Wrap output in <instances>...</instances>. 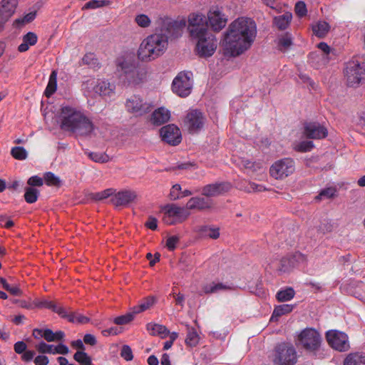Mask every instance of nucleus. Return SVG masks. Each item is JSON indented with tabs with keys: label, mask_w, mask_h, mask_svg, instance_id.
I'll use <instances>...</instances> for the list:
<instances>
[{
	"label": "nucleus",
	"mask_w": 365,
	"mask_h": 365,
	"mask_svg": "<svg viewBox=\"0 0 365 365\" xmlns=\"http://www.w3.org/2000/svg\"><path fill=\"white\" fill-rule=\"evenodd\" d=\"M0 284L2 285L4 289L8 291L11 294L14 296H21L22 294V291L18 286L9 284L3 277L0 278Z\"/></svg>",
	"instance_id": "obj_43"
},
{
	"label": "nucleus",
	"mask_w": 365,
	"mask_h": 365,
	"mask_svg": "<svg viewBox=\"0 0 365 365\" xmlns=\"http://www.w3.org/2000/svg\"><path fill=\"white\" fill-rule=\"evenodd\" d=\"M34 305L38 308H46L51 309L53 312L58 314L59 317L63 316L64 307L56 304L53 301H48L47 299H43L36 301L34 302Z\"/></svg>",
	"instance_id": "obj_25"
},
{
	"label": "nucleus",
	"mask_w": 365,
	"mask_h": 365,
	"mask_svg": "<svg viewBox=\"0 0 365 365\" xmlns=\"http://www.w3.org/2000/svg\"><path fill=\"white\" fill-rule=\"evenodd\" d=\"M39 194L36 188L27 187L25 188L24 199L27 203L32 204L37 201Z\"/></svg>",
	"instance_id": "obj_38"
},
{
	"label": "nucleus",
	"mask_w": 365,
	"mask_h": 365,
	"mask_svg": "<svg viewBox=\"0 0 365 365\" xmlns=\"http://www.w3.org/2000/svg\"><path fill=\"white\" fill-rule=\"evenodd\" d=\"M179 241H180L179 237H178L176 235L170 236L167 239L166 247L170 251L174 250L176 247L177 244L179 242Z\"/></svg>",
	"instance_id": "obj_57"
},
{
	"label": "nucleus",
	"mask_w": 365,
	"mask_h": 365,
	"mask_svg": "<svg viewBox=\"0 0 365 365\" xmlns=\"http://www.w3.org/2000/svg\"><path fill=\"white\" fill-rule=\"evenodd\" d=\"M120 79L129 84L140 83L145 76L143 68H138L134 61L123 60L118 64Z\"/></svg>",
	"instance_id": "obj_5"
},
{
	"label": "nucleus",
	"mask_w": 365,
	"mask_h": 365,
	"mask_svg": "<svg viewBox=\"0 0 365 365\" xmlns=\"http://www.w3.org/2000/svg\"><path fill=\"white\" fill-rule=\"evenodd\" d=\"M96 93L100 96H110L113 91V86L108 82L105 81H98L93 87Z\"/></svg>",
	"instance_id": "obj_29"
},
{
	"label": "nucleus",
	"mask_w": 365,
	"mask_h": 365,
	"mask_svg": "<svg viewBox=\"0 0 365 365\" xmlns=\"http://www.w3.org/2000/svg\"><path fill=\"white\" fill-rule=\"evenodd\" d=\"M294 11L299 18L305 16L307 13L306 4L302 1L297 2L294 6Z\"/></svg>",
	"instance_id": "obj_51"
},
{
	"label": "nucleus",
	"mask_w": 365,
	"mask_h": 365,
	"mask_svg": "<svg viewBox=\"0 0 365 365\" xmlns=\"http://www.w3.org/2000/svg\"><path fill=\"white\" fill-rule=\"evenodd\" d=\"M11 155L16 160H22L27 158V152L23 147H14L11 150Z\"/></svg>",
	"instance_id": "obj_50"
},
{
	"label": "nucleus",
	"mask_w": 365,
	"mask_h": 365,
	"mask_svg": "<svg viewBox=\"0 0 365 365\" xmlns=\"http://www.w3.org/2000/svg\"><path fill=\"white\" fill-rule=\"evenodd\" d=\"M156 24L159 33L148 36L138 49V58L143 61L154 60L162 55L167 48L168 40L180 37L185 26L184 20L175 21L167 16L158 18Z\"/></svg>",
	"instance_id": "obj_1"
},
{
	"label": "nucleus",
	"mask_w": 365,
	"mask_h": 365,
	"mask_svg": "<svg viewBox=\"0 0 365 365\" xmlns=\"http://www.w3.org/2000/svg\"><path fill=\"white\" fill-rule=\"evenodd\" d=\"M326 338L329 345L339 351H346L350 347L348 336L344 332L329 330L326 333Z\"/></svg>",
	"instance_id": "obj_11"
},
{
	"label": "nucleus",
	"mask_w": 365,
	"mask_h": 365,
	"mask_svg": "<svg viewBox=\"0 0 365 365\" xmlns=\"http://www.w3.org/2000/svg\"><path fill=\"white\" fill-rule=\"evenodd\" d=\"M187 329L185 344L191 347L195 346L199 342V336L193 327H187Z\"/></svg>",
	"instance_id": "obj_36"
},
{
	"label": "nucleus",
	"mask_w": 365,
	"mask_h": 365,
	"mask_svg": "<svg viewBox=\"0 0 365 365\" xmlns=\"http://www.w3.org/2000/svg\"><path fill=\"white\" fill-rule=\"evenodd\" d=\"M231 186L228 182L208 184L202 187V195L207 197H216L230 190Z\"/></svg>",
	"instance_id": "obj_20"
},
{
	"label": "nucleus",
	"mask_w": 365,
	"mask_h": 365,
	"mask_svg": "<svg viewBox=\"0 0 365 365\" xmlns=\"http://www.w3.org/2000/svg\"><path fill=\"white\" fill-rule=\"evenodd\" d=\"M155 302L156 300L154 297L149 296L141 299L138 305L134 306L131 309H133V313L136 315L149 309L155 304Z\"/></svg>",
	"instance_id": "obj_26"
},
{
	"label": "nucleus",
	"mask_w": 365,
	"mask_h": 365,
	"mask_svg": "<svg viewBox=\"0 0 365 365\" xmlns=\"http://www.w3.org/2000/svg\"><path fill=\"white\" fill-rule=\"evenodd\" d=\"M336 190L333 187H327L320 191L319 195L316 196V200L330 199L336 195Z\"/></svg>",
	"instance_id": "obj_48"
},
{
	"label": "nucleus",
	"mask_w": 365,
	"mask_h": 365,
	"mask_svg": "<svg viewBox=\"0 0 365 365\" xmlns=\"http://www.w3.org/2000/svg\"><path fill=\"white\" fill-rule=\"evenodd\" d=\"M57 89V73L53 71L49 76L48 83L44 91V95L49 98L51 97Z\"/></svg>",
	"instance_id": "obj_32"
},
{
	"label": "nucleus",
	"mask_w": 365,
	"mask_h": 365,
	"mask_svg": "<svg viewBox=\"0 0 365 365\" xmlns=\"http://www.w3.org/2000/svg\"><path fill=\"white\" fill-rule=\"evenodd\" d=\"M213 205L212 200L205 199L202 197H191L186 204L187 210H205L210 209Z\"/></svg>",
	"instance_id": "obj_21"
},
{
	"label": "nucleus",
	"mask_w": 365,
	"mask_h": 365,
	"mask_svg": "<svg viewBox=\"0 0 365 365\" xmlns=\"http://www.w3.org/2000/svg\"><path fill=\"white\" fill-rule=\"evenodd\" d=\"M330 29L329 24L326 21H319L312 26L314 34L319 38H324Z\"/></svg>",
	"instance_id": "obj_33"
},
{
	"label": "nucleus",
	"mask_w": 365,
	"mask_h": 365,
	"mask_svg": "<svg viewBox=\"0 0 365 365\" xmlns=\"http://www.w3.org/2000/svg\"><path fill=\"white\" fill-rule=\"evenodd\" d=\"M181 186L179 184L174 185L170 192V198L172 200H176L180 198Z\"/></svg>",
	"instance_id": "obj_56"
},
{
	"label": "nucleus",
	"mask_w": 365,
	"mask_h": 365,
	"mask_svg": "<svg viewBox=\"0 0 365 365\" xmlns=\"http://www.w3.org/2000/svg\"><path fill=\"white\" fill-rule=\"evenodd\" d=\"M26 347L27 346L25 342L22 341H17L14 344V351L17 354H23L26 351Z\"/></svg>",
	"instance_id": "obj_63"
},
{
	"label": "nucleus",
	"mask_w": 365,
	"mask_h": 365,
	"mask_svg": "<svg viewBox=\"0 0 365 365\" xmlns=\"http://www.w3.org/2000/svg\"><path fill=\"white\" fill-rule=\"evenodd\" d=\"M192 38L197 40L195 52L198 56L208 58L214 54L217 47V41L215 35L209 31Z\"/></svg>",
	"instance_id": "obj_6"
},
{
	"label": "nucleus",
	"mask_w": 365,
	"mask_h": 365,
	"mask_svg": "<svg viewBox=\"0 0 365 365\" xmlns=\"http://www.w3.org/2000/svg\"><path fill=\"white\" fill-rule=\"evenodd\" d=\"M137 24L143 28H146L150 24V19L145 14H139L135 17Z\"/></svg>",
	"instance_id": "obj_53"
},
{
	"label": "nucleus",
	"mask_w": 365,
	"mask_h": 365,
	"mask_svg": "<svg viewBox=\"0 0 365 365\" xmlns=\"http://www.w3.org/2000/svg\"><path fill=\"white\" fill-rule=\"evenodd\" d=\"M152 107L153 106L150 103L144 101V100L138 95L130 96L125 102L127 111L136 116L143 115L150 112Z\"/></svg>",
	"instance_id": "obj_12"
},
{
	"label": "nucleus",
	"mask_w": 365,
	"mask_h": 365,
	"mask_svg": "<svg viewBox=\"0 0 365 365\" xmlns=\"http://www.w3.org/2000/svg\"><path fill=\"white\" fill-rule=\"evenodd\" d=\"M298 341L302 348L309 352L316 354L322 342L320 334L313 328H306L298 335Z\"/></svg>",
	"instance_id": "obj_7"
},
{
	"label": "nucleus",
	"mask_w": 365,
	"mask_h": 365,
	"mask_svg": "<svg viewBox=\"0 0 365 365\" xmlns=\"http://www.w3.org/2000/svg\"><path fill=\"white\" fill-rule=\"evenodd\" d=\"M68 351V347L63 344H59L53 348V354H58L66 355Z\"/></svg>",
	"instance_id": "obj_61"
},
{
	"label": "nucleus",
	"mask_w": 365,
	"mask_h": 365,
	"mask_svg": "<svg viewBox=\"0 0 365 365\" xmlns=\"http://www.w3.org/2000/svg\"><path fill=\"white\" fill-rule=\"evenodd\" d=\"M49 362L48 358L44 355L37 356L34 359L35 365H47Z\"/></svg>",
	"instance_id": "obj_64"
},
{
	"label": "nucleus",
	"mask_w": 365,
	"mask_h": 365,
	"mask_svg": "<svg viewBox=\"0 0 365 365\" xmlns=\"http://www.w3.org/2000/svg\"><path fill=\"white\" fill-rule=\"evenodd\" d=\"M44 339L48 342L62 341L65 337V333L63 331L53 332L50 329H45Z\"/></svg>",
	"instance_id": "obj_34"
},
{
	"label": "nucleus",
	"mask_w": 365,
	"mask_h": 365,
	"mask_svg": "<svg viewBox=\"0 0 365 365\" xmlns=\"http://www.w3.org/2000/svg\"><path fill=\"white\" fill-rule=\"evenodd\" d=\"M269 358L274 365H294L297 353L292 344L282 342L274 346Z\"/></svg>",
	"instance_id": "obj_4"
},
{
	"label": "nucleus",
	"mask_w": 365,
	"mask_h": 365,
	"mask_svg": "<svg viewBox=\"0 0 365 365\" xmlns=\"http://www.w3.org/2000/svg\"><path fill=\"white\" fill-rule=\"evenodd\" d=\"M257 35L255 22L249 18H238L230 24L222 41L226 57L240 56L250 48Z\"/></svg>",
	"instance_id": "obj_2"
},
{
	"label": "nucleus",
	"mask_w": 365,
	"mask_h": 365,
	"mask_svg": "<svg viewBox=\"0 0 365 365\" xmlns=\"http://www.w3.org/2000/svg\"><path fill=\"white\" fill-rule=\"evenodd\" d=\"M137 197L135 191L122 190L114 194L110 201L115 207H126L133 202Z\"/></svg>",
	"instance_id": "obj_19"
},
{
	"label": "nucleus",
	"mask_w": 365,
	"mask_h": 365,
	"mask_svg": "<svg viewBox=\"0 0 365 365\" xmlns=\"http://www.w3.org/2000/svg\"><path fill=\"white\" fill-rule=\"evenodd\" d=\"M103 5H104L103 1L91 0L84 5L83 9H97V8L101 7Z\"/></svg>",
	"instance_id": "obj_58"
},
{
	"label": "nucleus",
	"mask_w": 365,
	"mask_h": 365,
	"mask_svg": "<svg viewBox=\"0 0 365 365\" xmlns=\"http://www.w3.org/2000/svg\"><path fill=\"white\" fill-rule=\"evenodd\" d=\"M38 41L37 35L31 31L28 32L22 37V43L19 46V52H25L29 50L30 46H34Z\"/></svg>",
	"instance_id": "obj_24"
},
{
	"label": "nucleus",
	"mask_w": 365,
	"mask_h": 365,
	"mask_svg": "<svg viewBox=\"0 0 365 365\" xmlns=\"http://www.w3.org/2000/svg\"><path fill=\"white\" fill-rule=\"evenodd\" d=\"M303 133L307 138L319 140L327 136L328 130L317 122H308L304 125Z\"/></svg>",
	"instance_id": "obj_18"
},
{
	"label": "nucleus",
	"mask_w": 365,
	"mask_h": 365,
	"mask_svg": "<svg viewBox=\"0 0 365 365\" xmlns=\"http://www.w3.org/2000/svg\"><path fill=\"white\" fill-rule=\"evenodd\" d=\"M59 119L61 128L73 133L76 136H88L95 128L88 117L71 106H63L61 108Z\"/></svg>",
	"instance_id": "obj_3"
},
{
	"label": "nucleus",
	"mask_w": 365,
	"mask_h": 365,
	"mask_svg": "<svg viewBox=\"0 0 365 365\" xmlns=\"http://www.w3.org/2000/svg\"><path fill=\"white\" fill-rule=\"evenodd\" d=\"M313 148L312 141H301L294 145V150L300 153H306L312 150Z\"/></svg>",
	"instance_id": "obj_49"
},
{
	"label": "nucleus",
	"mask_w": 365,
	"mask_h": 365,
	"mask_svg": "<svg viewBox=\"0 0 365 365\" xmlns=\"http://www.w3.org/2000/svg\"><path fill=\"white\" fill-rule=\"evenodd\" d=\"M113 190L111 188L106 189L103 191L94 194V199L96 200H102L113 195Z\"/></svg>",
	"instance_id": "obj_55"
},
{
	"label": "nucleus",
	"mask_w": 365,
	"mask_h": 365,
	"mask_svg": "<svg viewBox=\"0 0 365 365\" xmlns=\"http://www.w3.org/2000/svg\"><path fill=\"white\" fill-rule=\"evenodd\" d=\"M295 292L292 287H287L284 289L277 292L276 297L279 302H287L294 298Z\"/></svg>",
	"instance_id": "obj_37"
},
{
	"label": "nucleus",
	"mask_w": 365,
	"mask_h": 365,
	"mask_svg": "<svg viewBox=\"0 0 365 365\" xmlns=\"http://www.w3.org/2000/svg\"><path fill=\"white\" fill-rule=\"evenodd\" d=\"M295 171V162L291 158H284L274 162L269 168L272 177L282 180L291 175Z\"/></svg>",
	"instance_id": "obj_9"
},
{
	"label": "nucleus",
	"mask_w": 365,
	"mask_h": 365,
	"mask_svg": "<svg viewBox=\"0 0 365 365\" xmlns=\"http://www.w3.org/2000/svg\"><path fill=\"white\" fill-rule=\"evenodd\" d=\"M344 73L349 86H358L361 81H365V63H360L356 61L348 62Z\"/></svg>",
	"instance_id": "obj_8"
},
{
	"label": "nucleus",
	"mask_w": 365,
	"mask_h": 365,
	"mask_svg": "<svg viewBox=\"0 0 365 365\" xmlns=\"http://www.w3.org/2000/svg\"><path fill=\"white\" fill-rule=\"evenodd\" d=\"M28 185H30V187H34V186H41L43 184V179L37 176L34 175L29 178L27 181Z\"/></svg>",
	"instance_id": "obj_59"
},
{
	"label": "nucleus",
	"mask_w": 365,
	"mask_h": 365,
	"mask_svg": "<svg viewBox=\"0 0 365 365\" xmlns=\"http://www.w3.org/2000/svg\"><path fill=\"white\" fill-rule=\"evenodd\" d=\"M294 267V261L289 257H283L281 259L278 270L282 272H289Z\"/></svg>",
	"instance_id": "obj_46"
},
{
	"label": "nucleus",
	"mask_w": 365,
	"mask_h": 365,
	"mask_svg": "<svg viewBox=\"0 0 365 365\" xmlns=\"http://www.w3.org/2000/svg\"><path fill=\"white\" fill-rule=\"evenodd\" d=\"M232 287L221 282L212 283L207 284L204 287V291L206 294L215 293L222 290H230Z\"/></svg>",
	"instance_id": "obj_35"
},
{
	"label": "nucleus",
	"mask_w": 365,
	"mask_h": 365,
	"mask_svg": "<svg viewBox=\"0 0 365 365\" xmlns=\"http://www.w3.org/2000/svg\"><path fill=\"white\" fill-rule=\"evenodd\" d=\"M188 29L191 37L198 36L208 31L205 17L201 14H192L188 18Z\"/></svg>",
	"instance_id": "obj_16"
},
{
	"label": "nucleus",
	"mask_w": 365,
	"mask_h": 365,
	"mask_svg": "<svg viewBox=\"0 0 365 365\" xmlns=\"http://www.w3.org/2000/svg\"><path fill=\"white\" fill-rule=\"evenodd\" d=\"M88 156L91 160L98 163H107L110 160L109 156L105 153L90 152Z\"/></svg>",
	"instance_id": "obj_44"
},
{
	"label": "nucleus",
	"mask_w": 365,
	"mask_h": 365,
	"mask_svg": "<svg viewBox=\"0 0 365 365\" xmlns=\"http://www.w3.org/2000/svg\"><path fill=\"white\" fill-rule=\"evenodd\" d=\"M191 76V72L179 73L173 81V91L180 97L188 96L192 87Z\"/></svg>",
	"instance_id": "obj_10"
},
{
	"label": "nucleus",
	"mask_w": 365,
	"mask_h": 365,
	"mask_svg": "<svg viewBox=\"0 0 365 365\" xmlns=\"http://www.w3.org/2000/svg\"><path fill=\"white\" fill-rule=\"evenodd\" d=\"M205 123V118L202 113L197 110H192L187 113L184 125L190 133H197L202 130Z\"/></svg>",
	"instance_id": "obj_14"
},
{
	"label": "nucleus",
	"mask_w": 365,
	"mask_h": 365,
	"mask_svg": "<svg viewBox=\"0 0 365 365\" xmlns=\"http://www.w3.org/2000/svg\"><path fill=\"white\" fill-rule=\"evenodd\" d=\"M162 140L171 145H178L182 140L181 132L179 128L174 124H169L162 127L160 130Z\"/></svg>",
	"instance_id": "obj_17"
},
{
	"label": "nucleus",
	"mask_w": 365,
	"mask_h": 365,
	"mask_svg": "<svg viewBox=\"0 0 365 365\" xmlns=\"http://www.w3.org/2000/svg\"><path fill=\"white\" fill-rule=\"evenodd\" d=\"M199 232L201 235L209 237L214 240L220 237V230L218 228H212L205 225L200 227Z\"/></svg>",
	"instance_id": "obj_40"
},
{
	"label": "nucleus",
	"mask_w": 365,
	"mask_h": 365,
	"mask_svg": "<svg viewBox=\"0 0 365 365\" xmlns=\"http://www.w3.org/2000/svg\"><path fill=\"white\" fill-rule=\"evenodd\" d=\"M97 59L92 53H86L82 58V62L85 65H94Z\"/></svg>",
	"instance_id": "obj_60"
},
{
	"label": "nucleus",
	"mask_w": 365,
	"mask_h": 365,
	"mask_svg": "<svg viewBox=\"0 0 365 365\" xmlns=\"http://www.w3.org/2000/svg\"><path fill=\"white\" fill-rule=\"evenodd\" d=\"M207 19L210 28L216 32L225 28L227 22V16L223 13L222 8L218 6L210 7L207 12Z\"/></svg>",
	"instance_id": "obj_13"
},
{
	"label": "nucleus",
	"mask_w": 365,
	"mask_h": 365,
	"mask_svg": "<svg viewBox=\"0 0 365 365\" xmlns=\"http://www.w3.org/2000/svg\"><path fill=\"white\" fill-rule=\"evenodd\" d=\"M293 309V305L292 304H282L275 307L272 315V319L279 317L284 314L290 313Z\"/></svg>",
	"instance_id": "obj_39"
},
{
	"label": "nucleus",
	"mask_w": 365,
	"mask_h": 365,
	"mask_svg": "<svg viewBox=\"0 0 365 365\" xmlns=\"http://www.w3.org/2000/svg\"><path fill=\"white\" fill-rule=\"evenodd\" d=\"M120 356L127 361H131L133 359L131 348L128 345H123L121 349Z\"/></svg>",
	"instance_id": "obj_54"
},
{
	"label": "nucleus",
	"mask_w": 365,
	"mask_h": 365,
	"mask_svg": "<svg viewBox=\"0 0 365 365\" xmlns=\"http://www.w3.org/2000/svg\"><path fill=\"white\" fill-rule=\"evenodd\" d=\"M135 314L133 313V309L130 312L119 317H117L114 319V323L117 325H124L133 320Z\"/></svg>",
	"instance_id": "obj_45"
},
{
	"label": "nucleus",
	"mask_w": 365,
	"mask_h": 365,
	"mask_svg": "<svg viewBox=\"0 0 365 365\" xmlns=\"http://www.w3.org/2000/svg\"><path fill=\"white\" fill-rule=\"evenodd\" d=\"M73 359L81 365H92L91 358L84 351H77Z\"/></svg>",
	"instance_id": "obj_41"
},
{
	"label": "nucleus",
	"mask_w": 365,
	"mask_h": 365,
	"mask_svg": "<svg viewBox=\"0 0 365 365\" xmlns=\"http://www.w3.org/2000/svg\"><path fill=\"white\" fill-rule=\"evenodd\" d=\"M292 44V38L288 34H286L279 38L278 46L279 49L282 51H287L288 48H289Z\"/></svg>",
	"instance_id": "obj_47"
},
{
	"label": "nucleus",
	"mask_w": 365,
	"mask_h": 365,
	"mask_svg": "<svg viewBox=\"0 0 365 365\" xmlns=\"http://www.w3.org/2000/svg\"><path fill=\"white\" fill-rule=\"evenodd\" d=\"M165 216L164 221L168 224H175L177 222H182L188 216L190 212L184 207H178L175 205H168L165 207Z\"/></svg>",
	"instance_id": "obj_15"
},
{
	"label": "nucleus",
	"mask_w": 365,
	"mask_h": 365,
	"mask_svg": "<svg viewBox=\"0 0 365 365\" xmlns=\"http://www.w3.org/2000/svg\"><path fill=\"white\" fill-rule=\"evenodd\" d=\"M64 314L61 316V318L66 319L69 322L71 323H79V324H86L89 322V318L85 317L81 314H78L73 312H68L66 308L63 309Z\"/></svg>",
	"instance_id": "obj_28"
},
{
	"label": "nucleus",
	"mask_w": 365,
	"mask_h": 365,
	"mask_svg": "<svg viewBox=\"0 0 365 365\" xmlns=\"http://www.w3.org/2000/svg\"><path fill=\"white\" fill-rule=\"evenodd\" d=\"M43 180L48 186L60 187L61 185L60 178L51 172H46L43 175Z\"/></svg>",
	"instance_id": "obj_42"
},
{
	"label": "nucleus",
	"mask_w": 365,
	"mask_h": 365,
	"mask_svg": "<svg viewBox=\"0 0 365 365\" xmlns=\"http://www.w3.org/2000/svg\"><path fill=\"white\" fill-rule=\"evenodd\" d=\"M292 19V14L289 12H287L282 15L274 17V24L279 30H284L289 25Z\"/></svg>",
	"instance_id": "obj_30"
},
{
	"label": "nucleus",
	"mask_w": 365,
	"mask_h": 365,
	"mask_svg": "<svg viewBox=\"0 0 365 365\" xmlns=\"http://www.w3.org/2000/svg\"><path fill=\"white\" fill-rule=\"evenodd\" d=\"M170 113L164 108H159L155 110L151 115L150 121L153 125H160L169 120Z\"/></svg>",
	"instance_id": "obj_23"
},
{
	"label": "nucleus",
	"mask_w": 365,
	"mask_h": 365,
	"mask_svg": "<svg viewBox=\"0 0 365 365\" xmlns=\"http://www.w3.org/2000/svg\"><path fill=\"white\" fill-rule=\"evenodd\" d=\"M18 0H2L0 2V19L6 21L15 12Z\"/></svg>",
	"instance_id": "obj_22"
},
{
	"label": "nucleus",
	"mask_w": 365,
	"mask_h": 365,
	"mask_svg": "<svg viewBox=\"0 0 365 365\" xmlns=\"http://www.w3.org/2000/svg\"><path fill=\"white\" fill-rule=\"evenodd\" d=\"M53 345L48 344L44 341H41L38 345H36V349L39 353L41 354H53Z\"/></svg>",
	"instance_id": "obj_52"
},
{
	"label": "nucleus",
	"mask_w": 365,
	"mask_h": 365,
	"mask_svg": "<svg viewBox=\"0 0 365 365\" xmlns=\"http://www.w3.org/2000/svg\"><path fill=\"white\" fill-rule=\"evenodd\" d=\"M146 327L148 331L153 336L158 335L161 338H165L169 334V330L164 325L150 322L147 324Z\"/></svg>",
	"instance_id": "obj_27"
},
{
	"label": "nucleus",
	"mask_w": 365,
	"mask_h": 365,
	"mask_svg": "<svg viewBox=\"0 0 365 365\" xmlns=\"http://www.w3.org/2000/svg\"><path fill=\"white\" fill-rule=\"evenodd\" d=\"M245 190L247 192H261L264 190V188L260 185L249 182L247 186L245 187Z\"/></svg>",
	"instance_id": "obj_62"
},
{
	"label": "nucleus",
	"mask_w": 365,
	"mask_h": 365,
	"mask_svg": "<svg viewBox=\"0 0 365 365\" xmlns=\"http://www.w3.org/2000/svg\"><path fill=\"white\" fill-rule=\"evenodd\" d=\"M344 365H365V354H349L344 360Z\"/></svg>",
	"instance_id": "obj_31"
}]
</instances>
